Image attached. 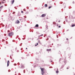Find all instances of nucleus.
<instances>
[{
    "label": "nucleus",
    "mask_w": 75,
    "mask_h": 75,
    "mask_svg": "<svg viewBox=\"0 0 75 75\" xmlns=\"http://www.w3.org/2000/svg\"><path fill=\"white\" fill-rule=\"evenodd\" d=\"M40 69H41V71L42 74V75H43V74H44L45 73L44 71L45 69H44V68H40Z\"/></svg>",
    "instance_id": "nucleus-1"
},
{
    "label": "nucleus",
    "mask_w": 75,
    "mask_h": 75,
    "mask_svg": "<svg viewBox=\"0 0 75 75\" xmlns=\"http://www.w3.org/2000/svg\"><path fill=\"white\" fill-rule=\"evenodd\" d=\"M13 33L12 32L8 34V36H12V35H13Z\"/></svg>",
    "instance_id": "nucleus-2"
},
{
    "label": "nucleus",
    "mask_w": 75,
    "mask_h": 75,
    "mask_svg": "<svg viewBox=\"0 0 75 75\" xmlns=\"http://www.w3.org/2000/svg\"><path fill=\"white\" fill-rule=\"evenodd\" d=\"M9 64H10V61H9L8 60L7 61V67H8L9 66Z\"/></svg>",
    "instance_id": "nucleus-3"
},
{
    "label": "nucleus",
    "mask_w": 75,
    "mask_h": 75,
    "mask_svg": "<svg viewBox=\"0 0 75 75\" xmlns=\"http://www.w3.org/2000/svg\"><path fill=\"white\" fill-rule=\"evenodd\" d=\"M45 16H46V15H45V14H43L41 16L42 17H45Z\"/></svg>",
    "instance_id": "nucleus-4"
},
{
    "label": "nucleus",
    "mask_w": 75,
    "mask_h": 75,
    "mask_svg": "<svg viewBox=\"0 0 75 75\" xmlns=\"http://www.w3.org/2000/svg\"><path fill=\"white\" fill-rule=\"evenodd\" d=\"M14 0H13L11 1V4H13V3H14Z\"/></svg>",
    "instance_id": "nucleus-5"
},
{
    "label": "nucleus",
    "mask_w": 75,
    "mask_h": 75,
    "mask_svg": "<svg viewBox=\"0 0 75 75\" xmlns=\"http://www.w3.org/2000/svg\"><path fill=\"white\" fill-rule=\"evenodd\" d=\"M16 24H18V23H20V21H17L16 22Z\"/></svg>",
    "instance_id": "nucleus-6"
},
{
    "label": "nucleus",
    "mask_w": 75,
    "mask_h": 75,
    "mask_svg": "<svg viewBox=\"0 0 75 75\" xmlns=\"http://www.w3.org/2000/svg\"><path fill=\"white\" fill-rule=\"evenodd\" d=\"M24 68V66L23 65L21 66V68Z\"/></svg>",
    "instance_id": "nucleus-7"
},
{
    "label": "nucleus",
    "mask_w": 75,
    "mask_h": 75,
    "mask_svg": "<svg viewBox=\"0 0 75 75\" xmlns=\"http://www.w3.org/2000/svg\"><path fill=\"white\" fill-rule=\"evenodd\" d=\"M38 27V24H36L35 26V27Z\"/></svg>",
    "instance_id": "nucleus-8"
},
{
    "label": "nucleus",
    "mask_w": 75,
    "mask_h": 75,
    "mask_svg": "<svg viewBox=\"0 0 75 75\" xmlns=\"http://www.w3.org/2000/svg\"><path fill=\"white\" fill-rule=\"evenodd\" d=\"M75 24H74V25H71V27H75Z\"/></svg>",
    "instance_id": "nucleus-9"
},
{
    "label": "nucleus",
    "mask_w": 75,
    "mask_h": 75,
    "mask_svg": "<svg viewBox=\"0 0 75 75\" xmlns=\"http://www.w3.org/2000/svg\"><path fill=\"white\" fill-rule=\"evenodd\" d=\"M47 51H51V49H50V50H48V49H47Z\"/></svg>",
    "instance_id": "nucleus-10"
},
{
    "label": "nucleus",
    "mask_w": 75,
    "mask_h": 75,
    "mask_svg": "<svg viewBox=\"0 0 75 75\" xmlns=\"http://www.w3.org/2000/svg\"><path fill=\"white\" fill-rule=\"evenodd\" d=\"M45 7H47V4H45Z\"/></svg>",
    "instance_id": "nucleus-11"
},
{
    "label": "nucleus",
    "mask_w": 75,
    "mask_h": 75,
    "mask_svg": "<svg viewBox=\"0 0 75 75\" xmlns=\"http://www.w3.org/2000/svg\"><path fill=\"white\" fill-rule=\"evenodd\" d=\"M53 24H55L56 23L55 22H53Z\"/></svg>",
    "instance_id": "nucleus-12"
},
{
    "label": "nucleus",
    "mask_w": 75,
    "mask_h": 75,
    "mask_svg": "<svg viewBox=\"0 0 75 75\" xmlns=\"http://www.w3.org/2000/svg\"><path fill=\"white\" fill-rule=\"evenodd\" d=\"M56 73H57V74H58V72H59V71H56Z\"/></svg>",
    "instance_id": "nucleus-13"
},
{
    "label": "nucleus",
    "mask_w": 75,
    "mask_h": 75,
    "mask_svg": "<svg viewBox=\"0 0 75 75\" xmlns=\"http://www.w3.org/2000/svg\"><path fill=\"white\" fill-rule=\"evenodd\" d=\"M52 7V6H49V9L50 8H51Z\"/></svg>",
    "instance_id": "nucleus-14"
},
{
    "label": "nucleus",
    "mask_w": 75,
    "mask_h": 75,
    "mask_svg": "<svg viewBox=\"0 0 75 75\" xmlns=\"http://www.w3.org/2000/svg\"><path fill=\"white\" fill-rule=\"evenodd\" d=\"M46 28H47L48 27V26H47V25H46Z\"/></svg>",
    "instance_id": "nucleus-15"
},
{
    "label": "nucleus",
    "mask_w": 75,
    "mask_h": 75,
    "mask_svg": "<svg viewBox=\"0 0 75 75\" xmlns=\"http://www.w3.org/2000/svg\"><path fill=\"white\" fill-rule=\"evenodd\" d=\"M60 27H61V26H59V28H60Z\"/></svg>",
    "instance_id": "nucleus-16"
},
{
    "label": "nucleus",
    "mask_w": 75,
    "mask_h": 75,
    "mask_svg": "<svg viewBox=\"0 0 75 75\" xmlns=\"http://www.w3.org/2000/svg\"><path fill=\"white\" fill-rule=\"evenodd\" d=\"M40 36H43V34H42L41 35H40Z\"/></svg>",
    "instance_id": "nucleus-17"
},
{
    "label": "nucleus",
    "mask_w": 75,
    "mask_h": 75,
    "mask_svg": "<svg viewBox=\"0 0 75 75\" xmlns=\"http://www.w3.org/2000/svg\"><path fill=\"white\" fill-rule=\"evenodd\" d=\"M37 45H38V43H37Z\"/></svg>",
    "instance_id": "nucleus-18"
},
{
    "label": "nucleus",
    "mask_w": 75,
    "mask_h": 75,
    "mask_svg": "<svg viewBox=\"0 0 75 75\" xmlns=\"http://www.w3.org/2000/svg\"><path fill=\"white\" fill-rule=\"evenodd\" d=\"M66 40H68V38H67Z\"/></svg>",
    "instance_id": "nucleus-19"
},
{
    "label": "nucleus",
    "mask_w": 75,
    "mask_h": 75,
    "mask_svg": "<svg viewBox=\"0 0 75 75\" xmlns=\"http://www.w3.org/2000/svg\"><path fill=\"white\" fill-rule=\"evenodd\" d=\"M58 22H59V23H60V21H58Z\"/></svg>",
    "instance_id": "nucleus-20"
},
{
    "label": "nucleus",
    "mask_w": 75,
    "mask_h": 75,
    "mask_svg": "<svg viewBox=\"0 0 75 75\" xmlns=\"http://www.w3.org/2000/svg\"><path fill=\"white\" fill-rule=\"evenodd\" d=\"M21 12L22 13H23V11H22Z\"/></svg>",
    "instance_id": "nucleus-21"
},
{
    "label": "nucleus",
    "mask_w": 75,
    "mask_h": 75,
    "mask_svg": "<svg viewBox=\"0 0 75 75\" xmlns=\"http://www.w3.org/2000/svg\"><path fill=\"white\" fill-rule=\"evenodd\" d=\"M1 7H2V6L0 7V8H1Z\"/></svg>",
    "instance_id": "nucleus-22"
},
{
    "label": "nucleus",
    "mask_w": 75,
    "mask_h": 75,
    "mask_svg": "<svg viewBox=\"0 0 75 75\" xmlns=\"http://www.w3.org/2000/svg\"><path fill=\"white\" fill-rule=\"evenodd\" d=\"M57 26H58V24L57 25Z\"/></svg>",
    "instance_id": "nucleus-23"
},
{
    "label": "nucleus",
    "mask_w": 75,
    "mask_h": 75,
    "mask_svg": "<svg viewBox=\"0 0 75 75\" xmlns=\"http://www.w3.org/2000/svg\"><path fill=\"white\" fill-rule=\"evenodd\" d=\"M67 69H69V68L68 67L67 68Z\"/></svg>",
    "instance_id": "nucleus-24"
},
{
    "label": "nucleus",
    "mask_w": 75,
    "mask_h": 75,
    "mask_svg": "<svg viewBox=\"0 0 75 75\" xmlns=\"http://www.w3.org/2000/svg\"><path fill=\"white\" fill-rule=\"evenodd\" d=\"M37 45H35V46H37Z\"/></svg>",
    "instance_id": "nucleus-25"
},
{
    "label": "nucleus",
    "mask_w": 75,
    "mask_h": 75,
    "mask_svg": "<svg viewBox=\"0 0 75 75\" xmlns=\"http://www.w3.org/2000/svg\"><path fill=\"white\" fill-rule=\"evenodd\" d=\"M26 50H27V48H26Z\"/></svg>",
    "instance_id": "nucleus-26"
},
{
    "label": "nucleus",
    "mask_w": 75,
    "mask_h": 75,
    "mask_svg": "<svg viewBox=\"0 0 75 75\" xmlns=\"http://www.w3.org/2000/svg\"><path fill=\"white\" fill-rule=\"evenodd\" d=\"M52 62V61H51V62Z\"/></svg>",
    "instance_id": "nucleus-27"
},
{
    "label": "nucleus",
    "mask_w": 75,
    "mask_h": 75,
    "mask_svg": "<svg viewBox=\"0 0 75 75\" xmlns=\"http://www.w3.org/2000/svg\"><path fill=\"white\" fill-rule=\"evenodd\" d=\"M3 1H5V0H3Z\"/></svg>",
    "instance_id": "nucleus-28"
},
{
    "label": "nucleus",
    "mask_w": 75,
    "mask_h": 75,
    "mask_svg": "<svg viewBox=\"0 0 75 75\" xmlns=\"http://www.w3.org/2000/svg\"><path fill=\"white\" fill-rule=\"evenodd\" d=\"M1 4V3L0 2V5Z\"/></svg>",
    "instance_id": "nucleus-29"
},
{
    "label": "nucleus",
    "mask_w": 75,
    "mask_h": 75,
    "mask_svg": "<svg viewBox=\"0 0 75 75\" xmlns=\"http://www.w3.org/2000/svg\"><path fill=\"white\" fill-rule=\"evenodd\" d=\"M57 70H58V69H57Z\"/></svg>",
    "instance_id": "nucleus-30"
},
{
    "label": "nucleus",
    "mask_w": 75,
    "mask_h": 75,
    "mask_svg": "<svg viewBox=\"0 0 75 75\" xmlns=\"http://www.w3.org/2000/svg\"><path fill=\"white\" fill-rule=\"evenodd\" d=\"M0 11H1V10H0Z\"/></svg>",
    "instance_id": "nucleus-31"
}]
</instances>
